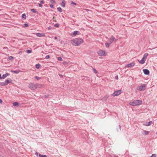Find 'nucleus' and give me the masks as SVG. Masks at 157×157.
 <instances>
[{
	"instance_id": "nucleus-1",
	"label": "nucleus",
	"mask_w": 157,
	"mask_h": 157,
	"mask_svg": "<svg viewBox=\"0 0 157 157\" xmlns=\"http://www.w3.org/2000/svg\"><path fill=\"white\" fill-rule=\"evenodd\" d=\"M83 42V39L80 38H75L71 41V43L75 46H78Z\"/></svg>"
},
{
	"instance_id": "nucleus-2",
	"label": "nucleus",
	"mask_w": 157,
	"mask_h": 157,
	"mask_svg": "<svg viewBox=\"0 0 157 157\" xmlns=\"http://www.w3.org/2000/svg\"><path fill=\"white\" fill-rule=\"evenodd\" d=\"M42 85L40 84L31 83L29 84V87L32 90H35L37 88H41Z\"/></svg>"
},
{
	"instance_id": "nucleus-3",
	"label": "nucleus",
	"mask_w": 157,
	"mask_h": 157,
	"mask_svg": "<svg viewBox=\"0 0 157 157\" xmlns=\"http://www.w3.org/2000/svg\"><path fill=\"white\" fill-rule=\"evenodd\" d=\"M142 103V101L141 100H137L130 102L129 103V104L132 106H135L141 105Z\"/></svg>"
},
{
	"instance_id": "nucleus-4",
	"label": "nucleus",
	"mask_w": 157,
	"mask_h": 157,
	"mask_svg": "<svg viewBox=\"0 0 157 157\" xmlns=\"http://www.w3.org/2000/svg\"><path fill=\"white\" fill-rule=\"evenodd\" d=\"M146 85L145 84H143L142 85L137 87L136 89L139 91H144L146 89Z\"/></svg>"
},
{
	"instance_id": "nucleus-5",
	"label": "nucleus",
	"mask_w": 157,
	"mask_h": 157,
	"mask_svg": "<svg viewBox=\"0 0 157 157\" xmlns=\"http://www.w3.org/2000/svg\"><path fill=\"white\" fill-rule=\"evenodd\" d=\"M98 53L100 56H105L106 55L105 52L101 50L98 51Z\"/></svg>"
},
{
	"instance_id": "nucleus-6",
	"label": "nucleus",
	"mask_w": 157,
	"mask_h": 157,
	"mask_svg": "<svg viewBox=\"0 0 157 157\" xmlns=\"http://www.w3.org/2000/svg\"><path fill=\"white\" fill-rule=\"evenodd\" d=\"M135 65V63L134 62H132L130 63H129L128 64L126 65L125 67H133Z\"/></svg>"
},
{
	"instance_id": "nucleus-7",
	"label": "nucleus",
	"mask_w": 157,
	"mask_h": 157,
	"mask_svg": "<svg viewBox=\"0 0 157 157\" xmlns=\"http://www.w3.org/2000/svg\"><path fill=\"white\" fill-rule=\"evenodd\" d=\"M121 93V90H118L115 92L113 94V96H117L120 94Z\"/></svg>"
},
{
	"instance_id": "nucleus-8",
	"label": "nucleus",
	"mask_w": 157,
	"mask_h": 157,
	"mask_svg": "<svg viewBox=\"0 0 157 157\" xmlns=\"http://www.w3.org/2000/svg\"><path fill=\"white\" fill-rule=\"evenodd\" d=\"M115 40V37L114 36H112L111 37V38L109 39V41L110 43V44H112L113 41Z\"/></svg>"
},
{
	"instance_id": "nucleus-9",
	"label": "nucleus",
	"mask_w": 157,
	"mask_h": 157,
	"mask_svg": "<svg viewBox=\"0 0 157 157\" xmlns=\"http://www.w3.org/2000/svg\"><path fill=\"white\" fill-rule=\"evenodd\" d=\"M146 60V59H145L143 57L142 59L141 60H138V62L140 64H144L145 63Z\"/></svg>"
},
{
	"instance_id": "nucleus-10",
	"label": "nucleus",
	"mask_w": 157,
	"mask_h": 157,
	"mask_svg": "<svg viewBox=\"0 0 157 157\" xmlns=\"http://www.w3.org/2000/svg\"><path fill=\"white\" fill-rule=\"evenodd\" d=\"M144 73L146 75H148L149 74L150 72L149 71L146 69H144L143 70Z\"/></svg>"
},
{
	"instance_id": "nucleus-11",
	"label": "nucleus",
	"mask_w": 157,
	"mask_h": 157,
	"mask_svg": "<svg viewBox=\"0 0 157 157\" xmlns=\"http://www.w3.org/2000/svg\"><path fill=\"white\" fill-rule=\"evenodd\" d=\"M36 35L38 37H41V36H45V34L44 33H38L36 34Z\"/></svg>"
},
{
	"instance_id": "nucleus-12",
	"label": "nucleus",
	"mask_w": 157,
	"mask_h": 157,
	"mask_svg": "<svg viewBox=\"0 0 157 157\" xmlns=\"http://www.w3.org/2000/svg\"><path fill=\"white\" fill-rule=\"evenodd\" d=\"M9 75V74L8 73H6L4 74L2 76H1V79H4L7 77Z\"/></svg>"
},
{
	"instance_id": "nucleus-13",
	"label": "nucleus",
	"mask_w": 157,
	"mask_h": 157,
	"mask_svg": "<svg viewBox=\"0 0 157 157\" xmlns=\"http://www.w3.org/2000/svg\"><path fill=\"white\" fill-rule=\"evenodd\" d=\"M61 6L63 7H64L65 6V2L64 0H63L62 2L60 4Z\"/></svg>"
},
{
	"instance_id": "nucleus-14",
	"label": "nucleus",
	"mask_w": 157,
	"mask_h": 157,
	"mask_svg": "<svg viewBox=\"0 0 157 157\" xmlns=\"http://www.w3.org/2000/svg\"><path fill=\"white\" fill-rule=\"evenodd\" d=\"M152 123V121H150L148 122H147L145 124H144V125L146 126H149Z\"/></svg>"
},
{
	"instance_id": "nucleus-15",
	"label": "nucleus",
	"mask_w": 157,
	"mask_h": 157,
	"mask_svg": "<svg viewBox=\"0 0 157 157\" xmlns=\"http://www.w3.org/2000/svg\"><path fill=\"white\" fill-rule=\"evenodd\" d=\"M79 33V32L78 31H74L73 34H72V36H75Z\"/></svg>"
},
{
	"instance_id": "nucleus-16",
	"label": "nucleus",
	"mask_w": 157,
	"mask_h": 157,
	"mask_svg": "<svg viewBox=\"0 0 157 157\" xmlns=\"http://www.w3.org/2000/svg\"><path fill=\"white\" fill-rule=\"evenodd\" d=\"M13 104L14 106H17L18 105V102H13Z\"/></svg>"
},
{
	"instance_id": "nucleus-17",
	"label": "nucleus",
	"mask_w": 157,
	"mask_h": 157,
	"mask_svg": "<svg viewBox=\"0 0 157 157\" xmlns=\"http://www.w3.org/2000/svg\"><path fill=\"white\" fill-rule=\"evenodd\" d=\"M148 53H145L143 57L146 59L147 58V56H148Z\"/></svg>"
},
{
	"instance_id": "nucleus-18",
	"label": "nucleus",
	"mask_w": 157,
	"mask_h": 157,
	"mask_svg": "<svg viewBox=\"0 0 157 157\" xmlns=\"http://www.w3.org/2000/svg\"><path fill=\"white\" fill-rule=\"evenodd\" d=\"M105 46L106 47H108L109 46V45L111 44H110V43L109 42L108 43H105Z\"/></svg>"
},
{
	"instance_id": "nucleus-19",
	"label": "nucleus",
	"mask_w": 157,
	"mask_h": 157,
	"mask_svg": "<svg viewBox=\"0 0 157 157\" xmlns=\"http://www.w3.org/2000/svg\"><path fill=\"white\" fill-rule=\"evenodd\" d=\"M5 82L6 83V85H7V84L10 83V81L8 79H6V81H5Z\"/></svg>"
},
{
	"instance_id": "nucleus-20",
	"label": "nucleus",
	"mask_w": 157,
	"mask_h": 157,
	"mask_svg": "<svg viewBox=\"0 0 157 157\" xmlns=\"http://www.w3.org/2000/svg\"><path fill=\"white\" fill-rule=\"evenodd\" d=\"M11 72L14 73L18 74L19 73V71H11Z\"/></svg>"
},
{
	"instance_id": "nucleus-21",
	"label": "nucleus",
	"mask_w": 157,
	"mask_h": 157,
	"mask_svg": "<svg viewBox=\"0 0 157 157\" xmlns=\"http://www.w3.org/2000/svg\"><path fill=\"white\" fill-rule=\"evenodd\" d=\"M31 11L34 13H36V10L35 9H31Z\"/></svg>"
},
{
	"instance_id": "nucleus-22",
	"label": "nucleus",
	"mask_w": 157,
	"mask_h": 157,
	"mask_svg": "<svg viewBox=\"0 0 157 157\" xmlns=\"http://www.w3.org/2000/svg\"><path fill=\"white\" fill-rule=\"evenodd\" d=\"M57 9L60 12H61L62 11V9L60 7H58Z\"/></svg>"
},
{
	"instance_id": "nucleus-23",
	"label": "nucleus",
	"mask_w": 157,
	"mask_h": 157,
	"mask_svg": "<svg viewBox=\"0 0 157 157\" xmlns=\"http://www.w3.org/2000/svg\"><path fill=\"white\" fill-rule=\"evenodd\" d=\"M22 17L24 19H25L26 18V16L25 14H23L22 15Z\"/></svg>"
},
{
	"instance_id": "nucleus-24",
	"label": "nucleus",
	"mask_w": 157,
	"mask_h": 157,
	"mask_svg": "<svg viewBox=\"0 0 157 157\" xmlns=\"http://www.w3.org/2000/svg\"><path fill=\"white\" fill-rule=\"evenodd\" d=\"M1 85L2 86H5L7 85L6 84V83L5 82H2L1 83Z\"/></svg>"
},
{
	"instance_id": "nucleus-25",
	"label": "nucleus",
	"mask_w": 157,
	"mask_h": 157,
	"mask_svg": "<svg viewBox=\"0 0 157 157\" xmlns=\"http://www.w3.org/2000/svg\"><path fill=\"white\" fill-rule=\"evenodd\" d=\"M40 65L39 64H36V67L38 69L40 68Z\"/></svg>"
},
{
	"instance_id": "nucleus-26",
	"label": "nucleus",
	"mask_w": 157,
	"mask_h": 157,
	"mask_svg": "<svg viewBox=\"0 0 157 157\" xmlns=\"http://www.w3.org/2000/svg\"><path fill=\"white\" fill-rule=\"evenodd\" d=\"M144 134H145V135H147L149 133V132L147 131H144Z\"/></svg>"
},
{
	"instance_id": "nucleus-27",
	"label": "nucleus",
	"mask_w": 157,
	"mask_h": 157,
	"mask_svg": "<svg viewBox=\"0 0 157 157\" xmlns=\"http://www.w3.org/2000/svg\"><path fill=\"white\" fill-rule=\"evenodd\" d=\"M39 156L40 157H46L47 156L46 155H41L40 154H39Z\"/></svg>"
},
{
	"instance_id": "nucleus-28",
	"label": "nucleus",
	"mask_w": 157,
	"mask_h": 157,
	"mask_svg": "<svg viewBox=\"0 0 157 157\" xmlns=\"http://www.w3.org/2000/svg\"><path fill=\"white\" fill-rule=\"evenodd\" d=\"M35 78L37 80H39L41 78L37 76H36L35 77Z\"/></svg>"
},
{
	"instance_id": "nucleus-29",
	"label": "nucleus",
	"mask_w": 157,
	"mask_h": 157,
	"mask_svg": "<svg viewBox=\"0 0 157 157\" xmlns=\"http://www.w3.org/2000/svg\"><path fill=\"white\" fill-rule=\"evenodd\" d=\"M26 52H27L28 53H31V52H32L30 50H27Z\"/></svg>"
},
{
	"instance_id": "nucleus-30",
	"label": "nucleus",
	"mask_w": 157,
	"mask_h": 157,
	"mask_svg": "<svg viewBox=\"0 0 157 157\" xmlns=\"http://www.w3.org/2000/svg\"><path fill=\"white\" fill-rule=\"evenodd\" d=\"M58 60L59 61H61L62 60V59L61 57H58Z\"/></svg>"
},
{
	"instance_id": "nucleus-31",
	"label": "nucleus",
	"mask_w": 157,
	"mask_h": 157,
	"mask_svg": "<svg viewBox=\"0 0 157 157\" xmlns=\"http://www.w3.org/2000/svg\"><path fill=\"white\" fill-rule=\"evenodd\" d=\"M94 73L95 74H97L98 72L94 68H93V69Z\"/></svg>"
},
{
	"instance_id": "nucleus-32",
	"label": "nucleus",
	"mask_w": 157,
	"mask_h": 157,
	"mask_svg": "<svg viewBox=\"0 0 157 157\" xmlns=\"http://www.w3.org/2000/svg\"><path fill=\"white\" fill-rule=\"evenodd\" d=\"M54 26L56 27H58L59 26V24H55Z\"/></svg>"
},
{
	"instance_id": "nucleus-33",
	"label": "nucleus",
	"mask_w": 157,
	"mask_h": 157,
	"mask_svg": "<svg viewBox=\"0 0 157 157\" xmlns=\"http://www.w3.org/2000/svg\"><path fill=\"white\" fill-rule=\"evenodd\" d=\"M156 155L155 154H153L150 157H156Z\"/></svg>"
},
{
	"instance_id": "nucleus-34",
	"label": "nucleus",
	"mask_w": 157,
	"mask_h": 157,
	"mask_svg": "<svg viewBox=\"0 0 157 157\" xmlns=\"http://www.w3.org/2000/svg\"><path fill=\"white\" fill-rule=\"evenodd\" d=\"M9 59L10 60H12L13 59V57L12 56H10L9 57Z\"/></svg>"
},
{
	"instance_id": "nucleus-35",
	"label": "nucleus",
	"mask_w": 157,
	"mask_h": 157,
	"mask_svg": "<svg viewBox=\"0 0 157 157\" xmlns=\"http://www.w3.org/2000/svg\"><path fill=\"white\" fill-rule=\"evenodd\" d=\"M49 57H50V56L49 55H47L46 56L45 58L46 59H49Z\"/></svg>"
},
{
	"instance_id": "nucleus-36",
	"label": "nucleus",
	"mask_w": 157,
	"mask_h": 157,
	"mask_svg": "<svg viewBox=\"0 0 157 157\" xmlns=\"http://www.w3.org/2000/svg\"><path fill=\"white\" fill-rule=\"evenodd\" d=\"M51 3L53 4L55 3V1L53 0H52L50 1Z\"/></svg>"
},
{
	"instance_id": "nucleus-37",
	"label": "nucleus",
	"mask_w": 157,
	"mask_h": 157,
	"mask_svg": "<svg viewBox=\"0 0 157 157\" xmlns=\"http://www.w3.org/2000/svg\"><path fill=\"white\" fill-rule=\"evenodd\" d=\"M24 25V26L25 27H27L28 26V24H26V23Z\"/></svg>"
},
{
	"instance_id": "nucleus-38",
	"label": "nucleus",
	"mask_w": 157,
	"mask_h": 157,
	"mask_svg": "<svg viewBox=\"0 0 157 157\" xmlns=\"http://www.w3.org/2000/svg\"><path fill=\"white\" fill-rule=\"evenodd\" d=\"M115 78L116 79H118V76L117 75L116 76H115Z\"/></svg>"
},
{
	"instance_id": "nucleus-39",
	"label": "nucleus",
	"mask_w": 157,
	"mask_h": 157,
	"mask_svg": "<svg viewBox=\"0 0 157 157\" xmlns=\"http://www.w3.org/2000/svg\"><path fill=\"white\" fill-rule=\"evenodd\" d=\"M53 5L52 4H51L50 6V7L51 8H52L53 7Z\"/></svg>"
},
{
	"instance_id": "nucleus-40",
	"label": "nucleus",
	"mask_w": 157,
	"mask_h": 157,
	"mask_svg": "<svg viewBox=\"0 0 157 157\" xmlns=\"http://www.w3.org/2000/svg\"><path fill=\"white\" fill-rule=\"evenodd\" d=\"M71 4H74V5H76V3H75V2H71Z\"/></svg>"
},
{
	"instance_id": "nucleus-41",
	"label": "nucleus",
	"mask_w": 157,
	"mask_h": 157,
	"mask_svg": "<svg viewBox=\"0 0 157 157\" xmlns=\"http://www.w3.org/2000/svg\"><path fill=\"white\" fill-rule=\"evenodd\" d=\"M52 27L51 26H50L48 27V29H52Z\"/></svg>"
},
{
	"instance_id": "nucleus-42",
	"label": "nucleus",
	"mask_w": 157,
	"mask_h": 157,
	"mask_svg": "<svg viewBox=\"0 0 157 157\" xmlns=\"http://www.w3.org/2000/svg\"><path fill=\"white\" fill-rule=\"evenodd\" d=\"M35 155L37 156H38V152H36V153H35Z\"/></svg>"
},
{
	"instance_id": "nucleus-43",
	"label": "nucleus",
	"mask_w": 157,
	"mask_h": 157,
	"mask_svg": "<svg viewBox=\"0 0 157 157\" xmlns=\"http://www.w3.org/2000/svg\"><path fill=\"white\" fill-rule=\"evenodd\" d=\"M40 2L42 4H43L44 3V1L43 0H42Z\"/></svg>"
},
{
	"instance_id": "nucleus-44",
	"label": "nucleus",
	"mask_w": 157,
	"mask_h": 157,
	"mask_svg": "<svg viewBox=\"0 0 157 157\" xmlns=\"http://www.w3.org/2000/svg\"><path fill=\"white\" fill-rule=\"evenodd\" d=\"M39 7H41L42 6V5L41 4H40L39 5Z\"/></svg>"
},
{
	"instance_id": "nucleus-45",
	"label": "nucleus",
	"mask_w": 157,
	"mask_h": 157,
	"mask_svg": "<svg viewBox=\"0 0 157 157\" xmlns=\"http://www.w3.org/2000/svg\"><path fill=\"white\" fill-rule=\"evenodd\" d=\"M2 101L1 99H0V103H2Z\"/></svg>"
},
{
	"instance_id": "nucleus-46",
	"label": "nucleus",
	"mask_w": 157,
	"mask_h": 157,
	"mask_svg": "<svg viewBox=\"0 0 157 157\" xmlns=\"http://www.w3.org/2000/svg\"><path fill=\"white\" fill-rule=\"evenodd\" d=\"M54 39H55V40H56L57 39V37L56 36H55L54 37Z\"/></svg>"
},
{
	"instance_id": "nucleus-47",
	"label": "nucleus",
	"mask_w": 157,
	"mask_h": 157,
	"mask_svg": "<svg viewBox=\"0 0 157 157\" xmlns=\"http://www.w3.org/2000/svg\"><path fill=\"white\" fill-rule=\"evenodd\" d=\"M1 74H0V79H1Z\"/></svg>"
},
{
	"instance_id": "nucleus-48",
	"label": "nucleus",
	"mask_w": 157,
	"mask_h": 157,
	"mask_svg": "<svg viewBox=\"0 0 157 157\" xmlns=\"http://www.w3.org/2000/svg\"><path fill=\"white\" fill-rule=\"evenodd\" d=\"M59 75V76H61V77H62V75Z\"/></svg>"
},
{
	"instance_id": "nucleus-49",
	"label": "nucleus",
	"mask_w": 157,
	"mask_h": 157,
	"mask_svg": "<svg viewBox=\"0 0 157 157\" xmlns=\"http://www.w3.org/2000/svg\"><path fill=\"white\" fill-rule=\"evenodd\" d=\"M119 127L120 128V127H121V126H120V125H119Z\"/></svg>"
},
{
	"instance_id": "nucleus-50",
	"label": "nucleus",
	"mask_w": 157,
	"mask_h": 157,
	"mask_svg": "<svg viewBox=\"0 0 157 157\" xmlns=\"http://www.w3.org/2000/svg\"><path fill=\"white\" fill-rule=\"evenodd\" d=\"M1 10H2L1 9H0V11H1Z\"/></svg>"
}]
</instances>
